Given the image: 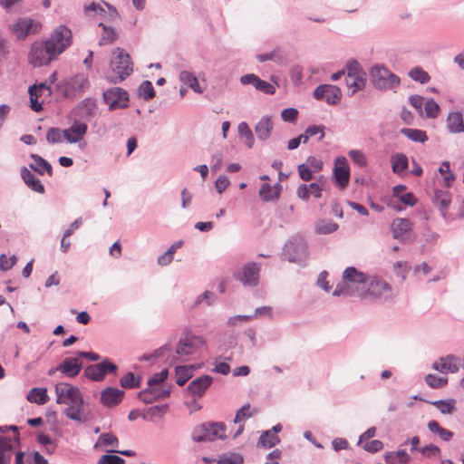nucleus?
Masks as SVG:
<instances>
[{"mask_svg":"<svg viewBox=\"0 0 464 464\" xmlns=\"http://www.w3.org/2000/svg\"><path fill=\"white\" fill-rule=\"evenodd\" d=\"M57 404H65L68 407L63 414L70 420L83 423L87 421L85 415L82 413L83 397L80 390L67 382H59L54 387Z\"/></svg>","mask_w":464,"mask_h":464,"instance_id":"nucleus-1","label":"nucleus"},{"mask_svg":"<svg viewBox=\"0 0 464 464\" xmlns=\"http://www.w3.org/2000/svg\"><path fill=\"white\" fill-rule=\"evenodd\" d=\"M367 279V274L358 271L353 266H349L343 271L342 280L336 285L333 295L357 296L362 299Z\"/></svg>","mask_w":464,"mask_h":464,"instance_id":"nucleus-2","label":"nucleus"},{"mask_svg":"<svg viewBox=\"0 0 464 464\" xmlns=\"http://www.w3.org/2000/svg\"><path fill=\"white\" fill-rule=\"evenodd\" d=\"M205 345V340L191 331H184L176 345L175 352L171 355V363L188 361L189 357L196 354Z\"/></svg>","mask_w":464,"mask_h":464,"instance_id":"nucleus-3","label":"nucleus"},{"mask_svg":"<svg viewBox=\"0 0 464 464\" xmlns=\"http://www.w3.org/2000/svg\"><path fill=\"white\" fill-rule=\"evenodd\" d=\"M226 425L223 422H205L196 426L191 438L195 442L213 441L226 439Z\"/></svg>","mask_w":464,"mask_h":464,"instance_id":"nucleus-4","label":"nucleus"},{"mask_svg":"<svg viewBox=\"0 0 464 464\" xmlns=\"http://www.w3.org/2000/svg\"><path fill=\"white\" fill-rule=\"evenodd\" d=\"M370 78L374 88L381 91L394 89L401 83L400 78L382 64L372 67Z\"/></svg>","mask_w":464,"mask_h":464,"instance_id":"nucleus-5","label":"nucleus"},{"mask_svg":"<svg viewBox=\"0 0 464 464\" xmlns=\"http://www.w3.org/2000/svg\"><path fill=\"white\" fill-rule=\"evenodd\" d=\"M362 299H388L392 295V286L382 278L368 275Z\"/></svg>","mask_w":464,"mask_h":464,"instance_id":"nucleus-6","label":"nucleus"},{"mask_svg":"<svg viewBox=\"0 0 464 464\" xmlns=\"http://www.w3.org/2000/svg\"><path fill=\"white\" fill-rule=\"evenodd\" d=\"M56 58V53L48 45L46 41L34 42L31 46L28 55L29 63L34 67L46 65Z\"/></svg>","mask_w":464,"mask_h":464,"instance_id":"nucleus-7","label":"nucleus"},{"mask_svg":"<svg viewBox=\"0 0 464 464\" xmlns=\"http://www.w3.org/2000/svg\"><path fill=\"white\" fill-rule=\"evenodd\" d=\"M112 55L111 68L116 75V79L113 81L115 82H121L132 72L130 57L129 53L121 48L115 49Z\"/></svg>","mask_w":464,"mask_h":464,"instance_id":"nucleus-8","label":"nucleus"},{"mask_svg":"<svg viewBox=\"0 0 464 464\" xmlns=\"http://www.w3.org/2000/svg\"><path fill=\"white\" fill-rule=\"evenodd\" d=\"M46 42L58 56L71 45L72 31L66 25L60 24L53 31Z\"/></svg>","mask_w":464,"mask_h":464,"instance_id":"nucleus-9","label":"nucleus"},{"mask_svg":"<svg viewBox=\"0 0 464 464\" xmlns=\"http://www.w3.org/2000/svg\"><path fill=\"white\" fill-rule=\"evenodd\" d=\"M413 223L404 218H396L391 224L392 237L402 243H411L416 240V234L412 230Z\"/></svg>","mask_w":464,"mask_h":464,"instance_id":"nucleus-10","label":"nucleus"},{"mask_svg":"<svg viewBox=\"0 0 464 464\" xmlns=\"http://www.w3.org/2000/svg\"><path fill=\"white\" fill-rule=\"evenodd\" d=\"M103 101L110 111L128 107L129 93L121 87H111L103 92Z\"/></svg>","mask_w":464,"mask_h":464,"instance_id":"nucleus-11","label":"nucleus"},{"mask_svg":"<svg viewBox=\"0 0 464 464\" xmlns=\"http://www.w3.org/2000/svg\"><path fill=\"white\" fill-rule=\"evenodd\" d=\"M117 370L118 367L115 363L111 362L109 359H105L100 363L86 367L84 374L92 381L102 382L104 380L107 373L115 374Z\"/></svg>","mask_w":464,"mask_h":464,"instance_id":"nucleus-12","label":"nucleus"},{"mask_svg":"<svg viewBox=\"0 0 464 464\" xmlns=\"http://www.w3.org/2000/svg\"><path fill=\"white\" fill-rule=\"evenodd\" d=\"M260 266L255 262L246 264L241 270L235 275L237 280L244 286L255 287L258 285Z\"/></svg>","mask_w":464,"mask_h":464,"instance_id":"nucleus-13","label":"nucleus"},{"mask_svg":"<svg viewBox=\"0 0 464 464\" xmlns=\"http://www.w3.org/2000/svg\"><path fill=\"white\" fill-rule=\"evenodd\" d=\"M284 252L290 262H299L307 256V245L301 237H295L285 245Z\"/></svg>","mask_w":464,"mask_h":464,"instance_id":"nucleus-14","label":"nucleus"},{"mask_svg":"<svg viewBox=\"0 0 464 464\" xmlns=\"http://www.w3.org/2000/svg\"><path fill=\"white\" fill-rule=\"evenodd\" d=\"M314 96L317 100H324L328 104H336L341 100V91L330 84H322L315 88Z\"/></svg>","mask_w":464,"mask_h":464,"instance_id":"nucleus-15","label":"nucleus"},{"mask_svg":"<svg viewBox=\"0 0 464 464\" xmlns=\"http://www.w3.org/2000/svg\"><path fill=\"white\" fill-rule=\"evenodd\" d=\"M334 179L340 188L343 189L347 187L350 180V171L347 166V160L344 157H338L335 160Z\"/></svg>","mask_w":464,"mask_h":464,"instance_id":"nucleus-16","label":"nucleus"},{"mask_svg":"<svg viewBox=\"0 0 464 464\" xmlns=\"http://www.w3.org/2000/svg\"><path fill=\"white\" fill-rule=\"evenodd\" d=\"M40 29V24L30 18H20L12 25V32L20 39H24L31 34H35Z\"/></svg>","mask_w":464,"mask_h":464,"instance_id":"nucleus-17","label":"nucleus"},{"mask_svg":"<svg viewBox=\"0 0 464 464\" xmlns=\"http://www.w3.org/2000/svg\"><path fill=\"white\" fill-rule=\"evenodd\" d=\"M87 130L88 127L85 123L75 121L70 128L63 130V139L69 143H76L82 140Z\"/></svg>","mask_w":464,"mask_h":464,"instance_id":"nucleus-18","label":"nucleus"},{"mask_svg":"<svg viewBox=\"0 0 464 464\" xmlns=\"http://www.w3.org/2000/svg\"><path fill=\"white\" fill-rule=\"evenodd\" d=\"M124 392L115 387H106L101 392V402L105 407H114L121 402Z\"/></svg>","mask_w":464,"mask_h":464,"instance_id":"nucleus-19","label":"nucleus"},{"mask_svg":"<svg viewBox=\"0 0 464 464\" xmlns=\"http://www.w3.org/2000/svg\"><path fill=\"white\" fill-rule=\"evenodd\" d=\"M28 92L31 108L34 111H40L43 109L42 103L38 102V97L44 94L51 95L52 93L50 85H47L46 82H41L38 85L34 84L29 88Z\"/></svg>","mask_w":464,"mask_h":464,"instance_id":"nucleus-20","label":"nucleus"},{"mask_svg":"<svg viewBox=\"0 0 464 464\" xmlns=\"http://www.w3.org/2000/svg\"><path fill=\"white\" fill-rule=\"evenodd\" d=\"M240 82L244 85L252 84L256 90L266 94H274L276 92L274 85L261 80L258 76L253 73L241 76Z\"/></svg>","mask_w":464,"mask_h":464,"instance_id":"nucleus-21","label":"nucleus"},{"mask_svg":"<svg viewBox=\"0 0 464 464\" xmlns=\"http://www.w3.org/2000/svg\"><path fill=\"white\" fill-rule=\"evenodd\" d=\"M82 368V363L78 358L68 357L57 365L56 370L67 377L73 378L79 374Z\"/></svg>","mask_w":464,"mask_h":464,"instance_id":"nucleus-22","label":"nucleus"},{"mask_svg":"<svg viewBox=\"0 0 464 464\" xmlns=\"http://www.w3.org/2000/svg\"><path fill=\"white\" fill-rule=\"evenodd\" d=\"M458 360V357L455 355L440 357L439 361H436L432 363V369L442 373H456L459 370V366L457 364Z\"/></svg>","mask_w":464,"mask_h":464,"instance_id":"nucleus-23","label":"nucleus"},{"mask_svg":"<svg viewBox=\"0 0 464 464\" xmlns=\"http://www.w3.org/2000/svg\"><path fill=\"white\" fill-rule=\"evenodd\" d=\"M213 382L210 375H202L193 380L188 386V392L198 397H201Z\"/></svg>","mask_w":464,"mask_h":464,"instance_id":"nucleus-24","label":"nucleus"},{"mask_svg":"<svg viewBox=\"0 0 464 464\" xmlns=\"http://www.w3.org/2000/svg\"><path fill=\"white\" fill-rule=\"evenodd\" d=\"M446 125L448 130L452 134L464 133L462 113L460 111L450 112L446 120Z\"/></svg>","mask_w":464,"mask_h":464,"instance_id":"nucleus-25","label":"nucleus"},{"mask_svg":"<svg viewBox=\"0 0 464 464\" xmlns=\"http://www.w3.org/2000/svg\"><path fill=\"white\" fill-rule=\"evenodd\" d=\"M21 177L24 182L26 184L28 188L37 193H44V187L35 175L31 172L26 167H22L21 169Z\"/></svg>","mask_w":464,"mask_h":464,"instance_id":"nucleus-26","label":"nucleus"},{"mask_svg":"<svg viewBox=\"0 0 464 464\" xmlns=\"http://www.w3.org/2000/svg\"><path fill=\"white\" fill-rule=\"evenodd\" d=\"M273 123L271 117L264 116L255 126V132L260 140H266L271 136Z\"/></svg>","mask_w":464,"mask_h":464,"instance_id":"nucleus-27","label":"nucleus"},{"mask_svg":"<svg viewBox=\"0 0 464 464\" xmlns=\"http://www.w3.org/2000/svg\"><path fill=\"white\" fill-rule=\"evenodd\" d=\"M366 73H361L360 75H346L345 82L348 87L349 95L353 96L354 93L365 86Z\"/></svg>","mask_w":464,"mask_h":464,"instance_id":"nucleus-28","label":"nucleus"},{"mask_svg":"<svg viewBox=\"0 0 464 464\" xmlns=\"http://www.w3.org/2000/svg\"><path fill=\"white\" fill-rule=\"evenodd\" d=\"M281 185L276 183L274 187L263 184L259 189V197L266 202L277 199L280 196Z\"/></svg>","mask_w":464,"mask_h":464,"instance_id":"nucleus-29","label":"nucleus"},{"mask_svg":"<svg viewBox=\"0 0 464 464\" xmlns=\"http://www.w3.org/2000/svg\"><path fill=\"white\" fill-rule=\"evenodd\" d=\"M322 188L316 183H311L309 185L301 184L296 190L297 197L303 200H307L309 195L312 194L314 198L321 197Z\"/></svg>","mask_w":464,"mask_h":464,"instance_id":"nucleus-30","label":"nucleus"},{"mask_svg":"<svg viewBox=\"0 0 464 464\" xmlns=\"http://www.w3.org/2000/svg\"><path fill=\"white\" fill-rule=\"evenodd\" d=\"M392 169L395 174L401 175L409 167V160L403 153H394L391 157Z\"/></svg>","mask_w":464,"mask_h":464,"instance_id":"nucleus-31","label":"nucleus"},{"mask_svg":"<svg viewBox=\"0 0 464 464\" xmlns=\"http://www.w3.org/2000/svg\"><path fill=\"white\" fill-rule=\"evenodd\" d=\"M26 399L30 402H34L39 405H44L49 401L47 390L45 388H32L28 392Z\"/></svg>","mask_w":464,"mask_h":464,"instance_id":"nucleus-32","label":"nucleus"},{"mask_svg":"<svg viewBox=\"0 0 464 464\" xmlns=\"http://www.w3.org/2000/svg\"><path fill=\"white\" fill-rule=\"evenodd\" d=\"M427 428L430 432L437 434L443 441H450L454 436L451 430L441 427L436 420L429 421Z\"/></svg>","mask_w":464,"mask_h":464,"instance_id":"nucleus-33","label":"nucleus"},{"mask_svg":"<svg viewBox=\"0 0 464 464\" xmlns=\"http://www.w3.org/2000/svg\"><path fill=\"white\" fill-rule=\"evenodd\" d=\"M179 81L185 85H188L195 92L202 93L203 91L193 72L188 71H181L179 73Z\"/></svg>","mask_w":464,"mask_h":464,"instance_id":"nucleus-34","label":"nucleus"},{"mask_svg":"<svg viewBox=\"0 0 464 464\" xmlns=\"http://www.w3.org/2000/svg\"><path fill=\"white\" fill-rule=\"evenodd\" d=\"M280 442L277 435L272 434V430L264 431L258 440L257 447L270 449Z\"/></svg>","mask_w":464,"mask_h":464,"instance_id":"nucleus-35","label":"nucleus"},{"mask_svg":"<svg viewBox=\"0 0 464 464\" xmlns=\"http://www.w3.org/2000/svg\"><path fill=\"white\" fill-rule=\"evenodd\" d=\"M401 133L409 140L415 142L423 143L428 140V136L422 130L403 128L401 130Z\"/></svg>","mask_w":464,"mask_h":464,"instance_id":"nucleus-36","label":"nucleus"},{"mask_svg":"<svg viewBox=\"0 0 464 464\" xmlns=\"http://www.w3.org/2000/svg\"><path fill=\"white\" fill-rule=\"evenodd\" d=\"M175 373L177 376V384L183 386L192 377V366H176Z\"/></svg>","mask_w":464,"mask_h":464,"instance_id":"nucleus-37","label":"nucleus"},{"mask_svg":"<svg viewBox=\"0 0 464 464\" xmlns=\"http://www.w3.org/2000/svg\"><path fill=\"white\" fill-rule=\"evenodd\" d=\"M442 414H452L455 411L456 401L454 399L438 400L430 401Z\"/></svg>","mask_w":464,"mask_h":464,"instance_id":"nucleus-38","label":"nucleus"},{"mask_svg":"<svg viewBox=\"0 0 464 464\" xmlns=\"http://www.w3.org/2000/svg\"><path fill=\"white\" fill-rule=\"evenodd\" d=\"M99 26H102L103 29V32L102 33V36L99 41V45L102 46L111 44L117 39V34L112 27L107 26L102 23H100Z\"/></svg>","mask_w":464,"mask_h":464,"instance_id":"nucleus-39","label":"nucleus"},{"mask_svg":"<svg viewBox=\"0 0 464 464\" xmlns=\"http://www.w3.org/2000/svg\"><path fill=\"white\" fill-rule=\"evenodd\" d=\"M240 138L244 139L245 144L251 149L254 146L255 138L246 122H240L237 126Z\"/></svg>","mask_w":464,"mask_h":464,"instance_id":"nucleus-40","label":"nucleus"},{"mask_svg":"<svg viewBox=\"0 0 464 464\" xmlns=\"http://www.w3.org/2000/svg\"><path fill=\"white\" fill-rule=\"evenodd\" d=\"M338 228V225L332 221L326 219L318 220L315 224V231L318 234L327 235L336 231Z\"/></svg>","mask_w":464,"mask_h":464,"instance_id":"nucleus-41","label":"nucleus"},{"mask_svg":"<svg viewBox=\"0 0 464 464\" xmlns=\"http://www.w3.org/2000/svg\"><path fill=\"white\" fill-rule=\"evenodd\" d=\"M434 204L441 210L444 211L448 208L450 203V195L447 191L437 190L433 198Z\"/></svg>","mask_w":464,"mask_h":464,"instance_id":"nucleus-42","label":"nucleus"},{"mask_svg":"<svg viewBox=\"0 0 464 464\" xmlns=\"http://www.w3.org/2000/svg\"><path fill=\"white\" fill-rule=\"evenodd\" d=\"M71 87L75 92H84L90 86V82L87 76L84 74H77L71 80Z\"/></svg>","mask_w":464,"mask_h":464,"instance_id":"nucleus-43","label":"nucleus"},{"mask_svg":"<svg viewBox=\"0 0 464 464\" xmlns=\"http://www.w3.org/2000/svg\"><path fill=\"white\" fill-rule=\"evenodd\" d=\"M138 95L145 101L152 99L155 96V91L151 82L143 81L138 88Z\"/></svg>","mask_w":464,"mask_h":464,"instance_id":"nucleus-44","label":"nucleus"},{"mask_svg":"<svg viewBox=\"0 0 464 464\" xmlns=\"http://www.w3.org/2000/svg\"><path fill=\"white\" fill-rule=\"evenodd\" d=\"M120 384L124 389L138 388L140 385V378H137L133 372H128L120 380Z\"/></svg>","mask_w":464,"mask_h":464,"instance_id":"nucleus-45","label":"nucleus"},{"mask_svg":"<svg viewBox=\"0 0 464 464\" xmlns=\"http://www.w3.org/2000/svg\"><path fill=\"white\" fill-rule=\"evenodd\" d=\"M256 412V410L253 411L250 410V404L246 403L242 406L237 412L234 419L235 423H242L246 420L251 418Z\"/></svg>","mask_w":464,"mask_h":464,"instance_id":"nucleus-46","label":"nucleus"},{"mask_svg":"<svg viewBox=\"0 0 464 464\" xmlns=\"http://www.w3.org/2000/svg\"><path fill=\"white\" fill-rule=\"evenodd\" d=\"M425 116L429 119H435L440 112L439 104L432 99H429L424 103Z\"/></svg>","mask_w":464,"mask_h":464,"instance_id":"nucleus-47","label":"nucleus"},{"mask_svg":"<svg viewBox=\"0 0 464 464\" xmlns=\"http://www.w3.org/2000/svg\"><path fill=\"white\" fill-rule=\"evenodd\" d=\"M426 383L432 389L444 387L448 383L447 377H438L434 374H428L425 377Z\"/></svg>","mask_w":464,"mask_h":464,"instance_id":"nucleus-48","label":"nucleus"},{"mask_svg":"<svg viewBox=\"0 0 464 464\" xmlns=\"http://www.w3.org/2000/svg\"><path fill=\"white\" fill-rule=\"evenodd\" d=\"M409 76L420 83H426L430 81V75L420 67H414L409 72Z\"/></svg>","mask_w":464,"mask_h":464,"instance_id":"nucleus-49","label":"nucleus"},{"mask_svg":"<svg viewBox=\"0 0 464 464\" xmlns=\"http://www.w3.org/2000/svg\"><path fill=\"white\" fill-rule=\"evenodd\" d=\"M243 462L244 459L238 453H230L228 455H223L217 461L218 464H242Z\"/></svg>","mask_w":464,"mask_h":464,"instance_id":"nucleus-50","label":"nucleus"},{"mask_svg":"<svg viewBox=\"0 0 464 464\" xmlns=\"http://www.w3.org/2000/svg\"><path fill=\"white\" fill-rule=\"evenodd\" d=\"M441 175H444V183L447 187H450L455 177L450 171V162L443 161L439 169Z\"/></svg>","mask_w":464,"mask_h":464,"instance_id":"nucleus-51","label":"nucleus"},{"mask_svg":"<svg viewBox=\"0 0 464 464\" xmlns=\"http://www.w3.org/2000/svg\"><path fill=\"white\" fill-rule=\"evenodd\" d=\"M63 130H60V129H58V128L53 127L47 130L46 140L49 143H53V144L60 143L63 141Z\"/></svg>","mask_w":464,"mask_h":464,"instance_id":"nucleus-52","label":"nucleus"},{"mask_svg":"<svg viewBox=\"0 0 464 464\" xmlns=\"http://www.w3.org/2000/svg\"><path fill=\"white\" fill-rule=\"evenodd\" d=\"M98 444L117 447L119 445V440L116 436H114L111 433H103L99 437L98 442L95 444V447H97Z\"/></svg>","mask_w":464,"mask_h":464,"instance_id":"nucleus-53","label":"nucleus"},{"mask_svg":"<svg viewBox=\"0 0 464 464\" xmlns=\"http://www.w3.org/2000/svg\"><path fill=\"white\" fill-rule=\"evenodd\" d=\"M31 158L34 160L37 167L44 170V173L46 172L49 176L53 175V168L51 164L46 161L44 158L37 154H31Z\"/></svg>","mask_w":464,"mask_h":464,"instance_id":"nucleus-54","label":"nucleus"},{"mask_svg":"<svg viewBox=\"0 0 464 464\" xmlns=\"http://www.w3.org/2000/svg\"><path fill=\"white\" fill-rule=\"evenodd\" d=\"M169 371L167 369H163L161 372L154 373L148 380V386L152 387L163 382L167 379Z\"/></svg>","mask_w":464,"mask_h":464,"instance_id":"nucleus-55","label":"nucleus"},{"mask_svg":"<svg viewBox=\"0 0 464 464\" xmlns=\"http://www.w3.org/2000/svg\"><path fill=\"white\" fill-rule=\"evenodd\" d=\"M348 154L353 162L359 167H365L367 165L366 157L361 150H352Z\"/></svg>","mask_w":464,"mask_h":464,"instance_id":"nucleus-56","label":"nucleus"},{"mask_svg":"<svg viewBox=\"0 0 464 464\" xmlns=\"http://www.w3.org/2000/svg\"><path fill=\"white\" fill-rule=\"evenodd\" d=\"M298 117V111L295 108H286L281 111V118L285 122L294 123Z\"/></svg>","mask_w":464,"mask_h":464,"instance_id":"nucleus-57","label":"nucleus"},{"mask_svg":"<svg viewBox=\"0 0 464 464\" xmlns=\"http://www.w3.org/2000/svg\"><path fill=\"white\" fill-rule=\"evenodd\" d=\"M125 460L117 456L112 454H104L102 455L100 459L98 460V464H124Z\"/></svg>","mask_w":464,"mask_h":464,"instance_id":"nucleus-58","label":"nucleus"},{"mask_svg":"<svg viewBox=\"0 0 464 464\" xmlns=\"http://www.w3.org/2000/svg\"><path fill=\"white\" fill-rule=\"evenodd\" d=\"M418 451L427 457H437L440 454V448L434 444H428L419 448Z\"/></svg>","mask_w":464,"mask_h":464,"instance_id":"nucleus-59","label":"nucleus"},{"mask_svg":"<svg viewBox=\"0 0 464 464\" xmlns=\"http://www.w3.org/2000/svg\"><path fill=\"white\" fill-rule=\"evenodd\" d=\"M215 295L213 292L205 291L203 294L199 295L194 302V306L199 305L203 301H206L207 305H212L214 303Z\"/></svg>","mask_w":464,"mask_h":464,"instance_id":"nucleus-60","label":"nucleus"},{"mask_svg":"<svg viewBox=\"0 0 464 464\" xmlns=\"http://www.w3.org/2000/svg\"><path fill=\"white\" fill-rule=\"evenodd\" d=\"M346 75H360L361 73H365L362 69L359 63L355 60H350L346 64Z\"/></svg>","mask_w":464,"mask_h":464,"instance_id":"nucleus-61","label":"nucleus"},{"mask_svg":"<svg viewBox=\"0 0 464 464\" xmlns=\"http://www.w3.org/2000/svg\"><path fill=\"white\" fill-rule=\"evenodd\" d=\"M151 391L152 387L149 386L147 389H144L138 393V398L146 404L154 402L155 401H157V399L155 398Z\"/></svg>","mask_w":464,"mask_h":464,"instance_id":"nucleus-62","label":"nucleus"},{"mask_svg":"<svg viewBox=\"0 0 464 464\" xmlns=\"http://www.w3.org/2000/svg\"><path fill=\"white\" fill-rule=\"evenodd\" d=\"M383 447H384V445H383L382 441H381L379 440H373L366 442L363 445V450L370 453H375V452L382 450L383 449Z\"/></svg>","mask_w":464,"mask_h":464,"instance_id":"nucleus-63","label":"nucleus"},{"mask_svg":"<svg viewBox=\"0 0 464 464\" xmlns=\"http://www.w3.org/2000/svg\"><path fill=\"white\" fill-rule=\"evenodd\" d=\"M324 127L323 125H310L306 128L307 134L310 137L319 135L318 140H322L324 137Z\"/></svg>","mask_w":464,"mask_h":464,"instance_id":"nucleus-64","label":"nucleus"}]
</instances>
